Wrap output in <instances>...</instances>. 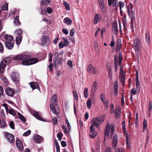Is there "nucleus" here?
<instances>
[{
	"label": "nucleus",
	"mask_w": 152,
	"mask_h": 152,
	"mask_svg": "<svg viewBox=\"0 0 152 152\" xmlns=\"http://www.w3.org/2000/svg\"><path fill=\"white\" fill-rule=\"evenodd\" d=\"M52 122L53 125H56L58 124V121L56 118L55 117L52 119Z\"/></svg>",
	"instance_id": "37998d69"
},
{
	"label": "nucleus",
	"mask_w": 152,
	"mask_h": 152,
	"mask_svg": "<svg viewBox=\"0 0 152 152\" xmlns=\"http://www.w3.org/2000/svg\"><path fill=\"white\" fill-rule=\"evenodd\" d=\"M10 127L12 129H14V124L12 121H11L10 123Z\"/></svg>",
	"instance_id": "0e129e2a"
},
{
	"label": "nucleus",
	"mask_w": 152,
	"mask_h": 152,
	"mask_svg": "<svg viewBox=\"0 0 152 152\" xmlns=\"http://www.w3.org/2000/svg\"><path fill=\"white\" fill-rule=\"evenodd\" d=\"M117 50L119 51L121 47V41L120 39H118L117 40Z\"/></svg>",
	"instance_id": "e433bc0d"
},
{
	"label": "nucleus",
	"mask_w": 152,
	"mask_h": 152,
	"mask_svg": "<svg viewBox=\"0 0 152 152\" xmlns=\"http://www.w3.org/2000/svg\"><path fill=\"white\" fill-rule=\"evenodd\" d=\"M92 125L96 126V127L98 128L99 127V125L95 119H93V120L91 122Z\"/></svg>",
	"instance_id": "cd10ccee"
},
{
	"label": "nucleus",
	"mask_w": 152,
	"mask_h": 152,
	"mask_svg": "<svg viewBox=\"0 0 152 152\" xmlns=\"http://www.w3.org/2000/svg\"><path fill=\"white\" fill-rule=\"evenodd\" d=\"M120 75L121 76L120 77V80L122 82L123 84H124L125 83V75L122 74Z\"/></svg>",
	"instance_id": "f704fd0d"
},
{
	"label": "nucleus",
	"mask_w": 152,
	"mask_h": 152,
	"mask_svg": "<svg viewBox=\"0 0 152 152\" xmlns=\"http://www.w3.org/2000/svg\"><path fill=\"white\" fill-rule=\"evenodd\" d=\"M102 102L103 103L104 105L106 108L107 109L108 106V101L107 100H104L103 101H102Z\"/></svg>",
	"instance_id": "de8ad7c7"
},
{
	"label": "nucleus",
	"mask_w": 152,
	"mask_h": 152,
	"mask_svg": "<svg viewBox=\"0 0 152 152\" xmlns=\"http://www.w3.org/2000/svg\"><path fill=\"white\" fill-rule=\"evenodd\" d=\"M113 31L115 32H117L118 31V25L116 22L113 23L112 24Z\"/></svg>",
	"instance_id": "5701e85b"
},
{
	"label": "nucleus",
	"mask_w": 152,
	"mask_h": 152,
	"mask_svg": "<svg viewBox=\"0 0 152 152\" xmlns=\"http://www.w3.org/2000/svg\"><path fill=\"white\" fill-rule=\"evenodd\" d=\"M118 135L116 134H115L113 136L112 142V148L115 149V148L117 142Z\"/></svg>",
	"instance_id": "ddd939ff"
},
{
	"label": "nucleus",
	"mask_w": 152,
	"mask_h": 152,
	"mask_svg": "<svg viewBox=\"0 0 152 152\" xmlns=\"http://www.w3.org/2000/svg\"><path fill=\"white\" fill-rule=\"evenodd\" d=\"M31 131L30 130H28L23 134V135L25 136H27L31 134Z\"/></svg>",
	"instance_id": "13d9d810"
},
{
	"label": "nucleus",
	"mask_w": 152,
	"mask_h": 152,
	"mask_svg": "<svg viewBox=\"0 0 152 152\" xmlns=\"http://www.w3.org/2000/svg\"><path fill=\"white\" fill-rule=\"evenodd\" d=\"M53 11V9L50 7H48L47 8V11L48 13H50Z\"/></svg>",
	"instance_id": "e2e57ef3"
},
{
	"label": "nucleus",
	"mask_w": 152,
	"mask_h": 152,
	"mask_svg": "<svg viewBox=\"0 0 152 152\" xmlns=\"http://www.w3.org/2000/svg\"><path fill=\"white\" fill-rule=\"evenodd\" d=\"M121 114V111L119 108H118L116 109L115 110V115L116 118H118Z\"/></svg>",
	"instance_id": "bb28decb"
},
{
	"label": "nucleus",
	"mask_w": 152,
	"mask_h": 152,
	"mask_svg": "<svg viewBox=\"0 0 152 152\" xmlns=\"http://www.w3.org/2000/svg\"><path fill=\"white\" fill-rule=\"evenodd\" d=\"M119 5L120 8V13L121 15L123 14V12L121 9L122 7H124V4L123 2H119Z\"/></svg>",
	"instance_id": "473e14b6"
},
{
	"label": "nucleus",
	"mask_w": 152,
	"mask_h": 152,
	"mask_svg": "<svg viewBox=\"0 0 152 152\" xmlns=\"http://www.w3.org/2000/svg\"><path fill=\"white\" fill-rule=\"evenodd\" d=\"M96 68L91 65H89L88 67L87 71L92 74H96Z\"/></svg>",
	"instance_id": "4468645a"
},
{
	"label": "nucleus",
	"mask_w": 152,
	"mask_h": 152,
	"mask_svg": "<svg viewBox=\"0 0 152 152\" xmlns=\"http://www.w3.org/2000/svg\"><path fill=\"white\" fill-rule=\"evenodd\" d=\"M1 124V127L2 128H4L6 126V122L4 120L2 121Z\"/></svg>",
	"instance_id": "c03bdc74"
},
{
	"label": "nucleus",
	"mask_w": 152,
	"mask_h": 152,
	"mask_svg": "<svg viewBox=\"0 0 152 152\" xmlns=\"http://www.w3.org/2000/svg\"><path fill=\"white\" fill-rule=\"evenodd\" d=\"M97 132H90L89 133L90 137L92 138H94L97 134Z\"/></svg>",
	"instance_id": "c9c22d12"
},
{
	"label": "nucleus",
	"mask_w": 152,
	"mask_h": 152,
	"mask_svg": "<svg viewBox=\"0 0 152 152\" xmlns=\"http://www.w3.org/2000/svg\"><path fill=\"white\" fill-rule=\"evenodd\" d=\"M87 106L88 108L90 109L91 107V102L90 99H88L86 102Z\"/></svg>",
	"instance_id": "79ce46f5"
},
{
	"label": "nucleus",
	"mask_w": 152,
	"mask_h": 152,
	"mask_svg": "<svg viewBox=\"0 0 152 152\" xmlns=\"http://www.w3.org/2000/svg\"><path fill=\"white\" fill-rule=\"evenodd\" d=\"M30 113L38 119L43 121H45V120H44L41 117V116L38 113L34 110H31Z\"/></svg>",
	"instance_id": "1a4fd4ad"
},
{
	"label": "nucleus",
	"mask_w": 152,
	"mask_h": 152,
	"mask_svg": "<svg viewBox=\"0 0 152 152\" xmlns=\"http://www.w3.org/2000/svg\"><path fill=\"white\" fill-rule=\"evenodd\" d=\"M8 5L7 4H5L3 7L2 9L4 10H6L8 9Z\"/></svg>",
	"instance_id": "69168bd1"
},
{
	"label": "nucleus",
	"mask_w": 152,
	"mask_h": 152,
	"mask_svg": "<svg viewBox=\"0 0 152 152\" xmlns=\"http://www.w3.org/2000/svg\"><path fill=\"white\" fill-rule=\"evenodd\" d=\"M30 86L33 90L39 88V84L37 82H31L30 83Z\"/></svg>",
	"instance_id": "a211bd4d"
},
{
	"label": "nucleus",
	"mask_w": 152,
	"mask_h": 152,
	"mask_svg": "<svg viewBox=\"0 0 152 152\" xmlns=\"http://www.w3.org/2000/svg\"><path fill=\"white\" fill-rule=\"evenodd\" d=\"M12 80L14 82H18L19 80V74L16 72H13L11 75Z\"/></svg>",
	"instance_id": "9d476101"
},
{
	"label": "nucleus",
	"mask_w": 152,
	"mask_h": 152,
	"mask_svg": "<svg viewBox=\"0 0 152 152\" xmlns=\"http://www.w3.org/2000/svg\"><path fill=\"white\" fill-rule=\"evenodd\" d=\"M9 113L14 116H15L16 115V113L14 110L12 109H9Z\"/></svg>",
	"instance_id": "8fccbe9b"
},
{
	"label": "nucleus",
	"mask_w": 152,
	"mask_h": 152,
	"mask_svg": "<svg viewBox=\"0 0 152 152\" xmlns=\"http://www.w3.org/2000/svg\"><path fill=\"white\" fill-rule=\"evenodd\" d=\"M5 45L6 47L9 49H12L14 46L12 43L8 42H5Z\"/></svg>",
	"instance_id": "aec40b11"
},
{
	"label": "nucleus",
	"mask_w": 152,
	"mask_h": 152,
	"mask_svg": "<svg viewBox=\"0 0 152 152\" xmlns=\"http://www.w3.org/2000/svg\"><path fill=\"white\" fill-rule=\"evenodd\" d=\"M98 86V83L95 81L92 85L91 87V95H94V93L97 89Z\"/></svg>",
	"instance_id": "0eeeda50"
},
{
	"label": "nucleus",
	"mask_w": 152,
	"mask_h": 152,
	"mask_svg": "<svg viewBox=\"0 0 152 152\" xmlns=\"http://www.w3.org/2000/svg\"><path fill=\"white\" fill-rule=\"evenodd\" d=\"M14 23L15 25L18 26L20 25V23L19 20V17L16 16L14 19Z\"/></svg>",
	"instance_id": "a878e982"
},
{
	"label": "nucleus",
	"mask_w": 152,
	"mask_h": 152,
	"mask_svg": "<svg viewBox=\"0 0 152 152\" xmlns=\"http://www.w3.org/2000/svg\"><path fill=\"white\" fill-rule=\"evenodd\" d=\"M64 22L68 25H70L72 23V21L71 19L68 17L65 18L63 20Z\"/></svg>",
	"instance_id": "4be33fe9"
},
{
	"label": "nucleus",
	"mask_w": 152,
	"mask_h": 152,
	"mask_svg": "<svg viewBox=\"0 0 152 152\" xmlns=\"http://www.w3.org/2000/svg\"><path fill=\"white\" fill-rule=\"evenodd\" d=\"M57 136L58 138V140L60 141L62 140L63 134L61 133H58L57 134Z\"/></svg>",
	"instance_id": "09e8293b"
},
{
	"label": "nucleus",
	"mask_w": 152,
	"mask_h": 152,
	"mask_svg": "<svg viewBox=\"0 0 152 152\" xmlns=\"http://www.w3.org/2000/svg\"><path fill=\"white\" fill-rule=\"evenodd\" d=\"M152 107V102L151 101H150L149 102L148 111H150L151 110Z\"/></svg>",
	"instance_id": "680f3d73"
},
{
	"label": "nucleus",
	"mask_w": 152,
	"mask_h": 152,
	"mask_svg": "<svg viewBox=\"0 0 152 152\" xmlns=\"http://www.w3.org/2000/svg\"><path fill=\"white\" fill-rule=\"evenodd\" d=\"M115 152H124V149L122 148H118L116 149Z\"/></svg>",
	"instance_id": "bf43d9fd"
},
{
	"label": "nucleus",
	"mask_w": 152,
	"mask_h": 152,
	"mask_svg": "<svg viewBox=\"0 0 152 152\" xmlns=\"http://www.w3.org/2000/svg\"><path fill=\"white\" fill-rule=\"evenodd\" d=\"M63 40L64 41V43L65 46V47L67 46L68 45L69 43L68 39L65 38H63Z\"/></svg>",
	"instance_id": "a18cd8bd"
},
{
	"label": "nucleus",
	"mask_w": 152,
	"mask_h": 152,
	"mask_svg": "<svg viewBox=\"0 0 152 152\" xmlns=\"http://www.w3.org/2000/svg\"><path fill=\"white\" fill-rule=\"evenodd\" d=\"M50 0H42L41 4L43 5H46L49 4Z\"/></svg>",
	"instance_id": "ea45409f"
},
{
	"label": "nucleus",
	"mask_w": 152,
	"mask_h": 152,
	"mask_svg": "<svg viewBox=\"0 0 152 152\" xmlns=\"http://www.w3.org/2000/svg\"><path fill=\"white\" fill-rule=\"evenodd\" d=\"M122 129L124 130V132L125 134L126 131V127L125 124V121L124 120L122 122Z\"/></svg>",
	"instance_id": "603ef678"
},
{
	"label": "nucleus",
	"mask_w": 152,
	"mask_h": 152,
	"mask_svg": "<svg viewBox=\"0 0 152 152\" xmlns=\"http://www.w3.org/2000/svg\"><path fill=\"white\" fill-rule=\"evenodd\" d=\"M67 64L70 68H72L73 67L72 63V61L70 60L68 61L67 62Z\"/></svg>",
	"instance_id": "6e6d98bb"
},
{
	"label": "nucleus",
	"mask_w": 152,
	"mask_h": 152,
	"mask_svg": "<svg viewBox=\"0 0 152 152\" xmlns=\"http://www.w3.org/2000/svg\"><path fill=\"white\" fill-rule=\"evenodd\" d=\"M6 137L7 141L10 143H13L15 141V139L14 136L8 132H6L5 134Z\"/></svg>",
	"instance_id": "423d86ee"
},
{
	"label": "nucleus",
	"mask_w": 152,
	"mask_h": 152,
	"mask_svg": "<svg viewBox=\"0 0 152 152\" xmlns=\"http://www.w3.org/2000/svg\"><path fill=\"white\" fill-rule=\"evenodd\" d=\"M18 115L19 116L20 119L23 122L26 121V118L23 117V116L20 113H18Z\"/></svg>",
	"instance_id": "a19ab883"
},
{
	"label": "nucleus",
	"mask_w": 152,
	"mask_h": 152,
	"mask_svg": "<svg viewBox=\"0 0 152 152\" xmlns=\"http://www.w3.org/2000/svg\"><path fill=\"white\" fill-rule=\"evenodd\" d=\"M114 130V128L112 124H107L105 126L104 134L110 138L113 133Z\"/></svg>",
	"instance_id": "7ed1b4c3"
},
{
	"label": "nucleus",
	"mask_w": 152,
	"mask_h": 152,
	"mask_svg": "<svg viewBox=\"0 0 152 152\" xmlns=\"http://www.w3.org/2000/svg\"><path fill=\"white\" fill-rule=\"evenodd\" d=\"M132 11V6H130L129 8V7L127 9V12L131 19L130 25L131 29H133V22H134V17L133 15Z\"/></svg>",
	"instance_id": "39448f33"
},
{
	"label": "nucleus",
	"mask_w": 152,
	"mask_h": 152,
	"mask_svg": "<svg viewBox=\"0 0 152 152\" xmlns=\"http://www.w3.org/2000/svg\"><path fill=\"white\" fill-rule=\"evenodd\" d=\"M23 31L20 29H16L15 31V34L16 35H21L22 34Z\"/></svg>",
	"instance_id": "c756f323"
},
{
	"label": "nucleus",
	"mask_w": 152,
	"mask_h": 152,
	"mask_svg": "<svg viewBox=\"0 0 152 152\" xmlns=\"http://www.w3.org/2000/svg\"><path fill=\"white\" fill-rule=\"evenodd\" d=\"M16 146L18 149L20 151H23V147L21 141L19 140H16Z\"/></svg>",
	"instance_id": "f8f14e48"
},
{
	"label": "nucleus",
	"mask_w": 152,
	"mask_h": 152,
	"mask_svg": "<svg viewBox=\"0 0 152 152\" xmlns=\"http://www.w3.org/2000/svg\"><path fill=\"white\" fill-rule=\"evenodd\" d=\"M117 0H108V5L109 6H111L113 4V6L115 7V9L116 10L118 8V5H117Z\"/></svg>",
	"instance_id": "2eb2a0df"
},
{
	"label": "nucleus",
	"mask_w": 152,
	"mask_h": 152,
	"mask_svg": "<svg viewBox=\"0 0 152 152\" xmlns=\"http://www.w3.org/2000/svg\"><path fill=\"white\" fill-rule=\"evenodd\" d=\"M62 31L64 34L66 35H67L68 34L69 32L67 30L63 28L62 29Z\"/></svg>",
	"instance_id": "338daca9"
},
{
	"label": "nucleus",
	"mask_w": 152,
	"mask_h": 152,
	"mask_svg": "<svg viewBox=\"0 0 152 152\" xmlns=\"http://www.w3.org/2000/svg\"><path fill=\"white\" fill-rule=\"evenodd\" d=\"M73 94L74 97V99L75 100H77L78 98V97L76 91H73Z\"/></svg>",
	"instance_id": "49530a36"
},
{
	"label": "nucleus",
	"mask_w": 152,
	"mask_h": 152,
	"mask_svg": "<svg viewBox=\"0 0 152 152\" xmlns=\"http://www.w3.org/2000/svg\"><path fill=\"white\" fill-rule=\"evenodd\" d=\"M101 19V15L99 14H95L94 15V23L95 24L99 22Z\"/></svg>",
	"instance_id": "dca6fc26"
},
{
	"label": "nucleus",
	"mask_w": 152,
	"mask_h": 152,
	"mask_svg": "<svg viewBox=\"0 0 152 152\" xmlns=\"http://www.w3.org/2000/svg\"><path fill=\"white\" fill-rule=\"evenodd\" d=\"M136 86L137 87V90L138 91H140V84L139 83L138 80V75L137 71H136Z\"/></svg>",
	"instance_id": "9b49d317"
},
{
	"label": "nucleus",
	"mask_w": 152,
	"mask_h": 152,
	"mask_svg": "<svg viewBox=\"0 0 152 152\" xmlns=\"http://www.w3.org/2000/svg\"><path fill=\"white\" fill-rule=\"evenodd\" d=\"M95 119L99 124L102 122L104 121V118L102 116L98 117Z\"/></svg>",
	"instance_id": "7c9ffc66"
},
{
	"label": "nucleus",
	"mask_w": 152,
	"mask_h": 152,
	"mask_svg": "<svg viewBox=\"0 0 152 152\" xmlns=\"http://www.w3.org/2000/svg\"><path fill=\"white\" fill-rule=\"evenodd\" d=\"M133 42V47L135 51L136 56V58L138 59L141 53L140 50L141 42L140 39L137 37L134 39Z\"/></svg>",
	"instance_id": "f03ea898"
},
{
	"label": "nucleus",
	"mask_w": 152,
	"mask_h": 152,
	"mask_svg": "<svg viewBox=\"0 0 152 152\" xmlns=\"http://www.w3.org/2000/svg\"><path fill=\"white\" fill-rule=\"evenodd\" d=\"M34 139L35 142L38 143H39L43 140V138L40 136L37 135L34 137Z\"/></svg>",
	"instance_id": "f3484780"
},
{
	"label": "nucleus",
	"mask_w": 152,
	"mask_h": 152,
	"mask_svg": "<svg viewBox=\"0 0 152 152\" xmlns=\"http://www.w3.org/2000/svg\"><path fill=\"white\" fill-rule=\"evenodd\" d=\"M48 41V37L46 36H44L42 39V44L43 45H45Z\"/></svg>",
	"instance_id": "6ab92c4d"
},
{
	"label": "nucleus",
	"mask_w": 152,
	"mask_h": 152,
	"mask_svg": "<svg viewBox=\"0 0 152 152\" xmlns=\"http://www.w3.org/2000/svg\"><path fill=\"white\" fill-rule=\"evenodd\" d=\"M57 96L56 94H54L53 95V98H52L51 100L52 102L53 103H56L57 102Z\"/></svg>",
	"instance_id": "c85d7f7f"
},
{
	"label": "nucleus",
	"mask_w": 152,
	"mask_h": 152,
	"mask_svg": "<svg viewBox=\"0 0 152 152\" xmlns=\"http://www.w3.org/2000/svg\"><path fill=\"white\" fill-rule=\"evenodd\" d=\"M50 108L53 113L55 114H56V110L54 107L53 104H50Z\"/></svg>",
	"instance_id": "58836bf2"
},
{
	"label": "nucleus",
	"mask_w": 152,
	"mask_h": 152,
	"mask_svg": "<svg viewBox=\"0 0 152 152\" xmlns=\"http://www.w3.org/2000/svg\"><path fill=\"white\" fill-rule=\"evenodd\" d=\"M62 129L64 130V133L67 134L68 133L66 127L64 125H63L62 126Z\"/></svg>",
	"instance_id": "052dcab7"
},
{
	"label": "nucleus",
	"mask_w": 152,
	"mask_h": 152,
	"mask_svg": "<svg viewBox=\"0 0 152 152\" xmlns=\"http://www.w3.org/2000/svg\"><path fill=\"white\" fill-rule=\"evenodd\" d=\"M105 152H111V148L110 147H107L105 149Z\"/></svg>",
	"instance_id": "774afa93"
},
{
	"label": "nucleus",
	"mask_w": 152,
	"mask_h": 152,
	"mask_svg": "<svg viewBox=\"0 0 152 152\" xmlns=\"http://www.w3.org/2000/svg\"><path fill=\"white\" fill-rule=\"evenodd\" d=\"M30 57V56L26 54H21L17 55L13 57V59L18 60H23L21 62L22 65L28 66L35 64L38 61V59L36 58H33L26 60Z\"/></svg>",
	"instance_id": "f257e3e1"
},
{
	"label": "nucleus",
	"mask_w": 152,
	"mask_h": 152,
	"mask_svg": "<svg viewBox=\"0 0 152 152\" xmlns=\"http://www.w3.org/2000/svg\"><path fill=\"white\" fill-rule=\"evenodd\" d=\"M145 39L148 44H150V37L148 33L145 34Z\"/></svg>",
	"instance_id": "2f4dec72"
},
{
	"label": "nucleus",
	"mask_w": 152,
	"mask_h": 152,
	"mask_svg": "<svg viewBox=\"0 0 152 152\" xmlns=\"http://www.w3.org/2000/svg\"><path fill=\"white\" fill-rule=\"evenodd\" d=\"M84 96L86 98L88 97V89L87 88H85L84 90Z\"/></svg>",
	"instance_id": "4c0bfd02"
},
{
	"label": "nucleus",
	"mask_w": 152,
	"mask_h": 152,
	"mask_svg": "<svg viewBox=\"0 0 152 152\" xmlns=\"http://www.w3.org/2000/svg\"><path fill=\"white\" fill-rule=\"evenodd\" d=\"M4 37L7 42H12L13 39V37L12 36L7 34L5 35Z\"/></svg>",
	"instance_id": "412c9836"
},
{
	"label": "nucleus",
	"mask_w": 152,
	"mask_h": 152,
	"mask_svg": "<svg viewBox=\"0 0 152 152\" xmlns=\"http://www.w3.org/2000/svg\"><path fill=\"white\" fill-rule=\"evenodd\" d=\"M126 147L128 149H129L130 148V143L129 142V139L127 137L126 138Z\"/></svg>",
	"instance_id": "864d4df0"
},
{
	"label": "nucleus",
	"mask_w": 152,
	"mask_h": 152,
	"mask_svg": "<svg viewBox=\"0 0 152 152\" xmlns=\"http://www.w3.org/2000/svg\"><path fill=\"white\" fill-rule=\"evenodd\" d=\"M22 39V37L21 35L18 36L16 37L15 42L17 45L20 44Z\"/></svg>",
	"instance_id": "b1692460"
},
{
	"label": "nucleus",
	"mask_w": 152,
	"mask_h": 152,
	"mask_svg": "<svg viewBox=\"0 0 152 152\" xmlns=\"http://www.w3.org/2000/svg\"><path fill=\"white\" fill-rule=\"evenodd\" d=\"M11 58L10 57L6 58L3 59L0 64V72L2 73L4 72V69L7 64L11 61Z\"/></svg>",
	"instance_id": "20e7f679"
},
{
	"label": "nucleus",
	"mask_w": 152,
	"mask_h": 152,
	"mask_svg": "<svg viewBox=\"0 0 152 152\" xmlns=\"http://www.w3.org/2000/svg\"><path fill=\"white\" fill-rule=\"evenodd\" d=\"M123 58L122 55V54L121 53H119V64H120L121 62H122V60Z\"/></svg>",
	"instance_id": "3c124183"
},
{
	"label": "nucleus",
	"mask_w": 152,
	"mask_h": 152,
	"mask_svg": "<svg viewBox=\"0 0 152 152\" xmlns=\"http://www.w3.org/2000/svg\"><path fill=\"white\" fill-rule=\"evenodd\" d=\"M63 4L66 7V10H70L69 8V4L67 2L64 1L63 3Z\"/></svg>",
	"instance_id": "5fc2aeb1"
},
{
	"label": "nucleus",
	"mask_w": 152,
	"mask_h": 152,
	"mask_svg": "<svg viewBox=\"0 0 152 152\" xmlns=\"http://www.w3.org/2000/svg\"><path fill=\"white\" fill-rule=\"evenodd\" d=\"M6 93L8 96L13 97L15 94L14 90L12 88L8 87L5 90Z\"/></svg>",
	"instance_id": "6e6552de"
},
{
	"label": "nucleus",
	"mask_w": 152,
	"mask_h": 152,
	"mask_svg": "<svg viewBox=\"0 0 152 152\" xmlns=\"http://www.w3.org/2000/svg\"><path fill=\"white\" fill-rule=\"evenodd\" d=\"M100 9L102 12H104L106 11V8L105 4L99 5Z\"/></svg>",
	"instance_id": "72a5a7b5"
},
{
	"label": "nucleus",
	"mask_w": 152,
	"mask_h": 152,
	"mask_svg": "<svg viewBox=\"0 0 152 152\" xmlns=\"http://www.w3.org/2000/svg\"><path fill=\"white\" fill-rule=\"evenodd\" d=\"M58 46L60 48H63L65 47V46L62 42H60L58 44Z\"/></svg>",
	"instance_id": "4d7b16f0"
},
{
	"label": "nucleus",
	"mask_w": 152,
	"mask_h": 152,
	"mask_svg": "<svg viewBox=\"0 0 152 152\" xmlns=\"http://www.w3.org/2000/svg\"><path fill=\"white\" fill-rule=\"evenodd\" d=\"M147 122L145 119H144L143 123V128L142 131L143 132H144L146 129L147 126Z\"/></svg>",
	"instance_id": "393cba45"
}]
</instances>
